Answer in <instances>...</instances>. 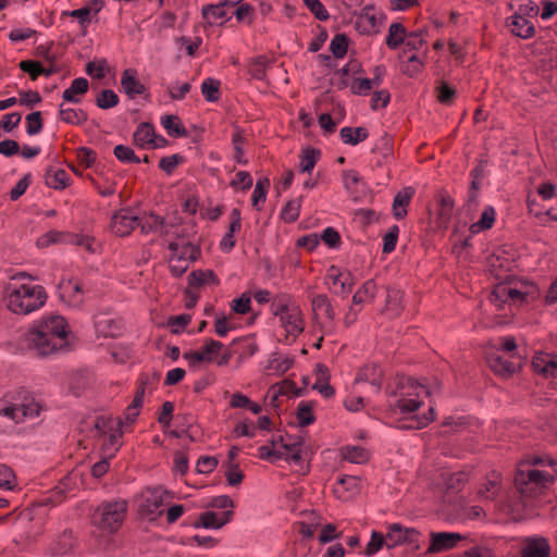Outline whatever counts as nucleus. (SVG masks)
I'll return each mask as SVG.
<instances>
[{
  "label": "nucleus",
  "instance_id": "f257e3e1",
  "mask_svg": "<svg viewBox=\"0 0 557 557\" xmlns=\"http://www.w3.org/2000/svg\"><path fill=\"white\" fill-rule=\"evenodd\" d=\"M7 308L14 314L27 315L41 309L48 298L44 286L34 283L26 272L14 274L5 285Z\"/></svg>",
  "mask_w": 557,
  "mask_h": 557
},
{
  "label": "nucleus",
  "instance_id": "f03ea898",
  "mask_svg": "<svg viewBox=\"0 0 557 557\" xmlns=\"http://www.w3.org/2000/svg\"><path fill=\"white\" fill-rule=\"evenodd\" d=\"M428 394L426 387L414 379L396 375L394 387L388 386V395L395 398V401H391L388 405L389 411L393 414L409 416L420 408L422 405L421 397Z\"/></svg>",
  "mask_w": 557,
  "mask_h": 557
},
{
  "label": "nucleus",
  "instance_id": "7ed1b4c3",
  "mask_svg": "<svg viewBox=\"0 0 557 557\" xmlns=\"http://www.w3.org/2000/svg\"><path fill=\"white\" fill-rule=\"evenodd\" d=\"M554 469L542 470L521 466L515 474V486L523 498V508L532 506V499L543 494L554 482Z\"/></svg>",
  "mask_w": 557,
  "mask_h": 557
},
{
  "label": "nucleus",
  "instance_id": "20e7f679",
  "mask_svg": "<svg viewBox=\"0 0 557 557\" xmlns=\"http://www.w3.org/2000/svg\"><path fill=\"white\" fill-rule=\"evenodd\" d=\"M272 312L280 319L286 332V339L294 342L305 330V319L300 307L289 297H282L272 302Z\"/></svg>",
  "mask_w": 557,
  "mask_h": 557
},
{
  "label": "nucleus",
  "instance_id": "39448f33",
  "mask_svg": "<svg viewBox=\"0 0 557 557\" xmlns=\"http://www.w3.org/2000/svg\"><path fill=\"white\" fill-rule=\"evenodd\" d=\"M127 511L125 500H115L102 504L94 515V522L101 530L110 533L117 531L122 525Z\"/></svg>",
  "mask_w": 557,
  "mask_h": 557
},
{
  "label": "nucleus",
  "instance_id": "423d86ee",
  "mask_svg": "<svg viewBox=\"0 0 557 557\" xmlns=\"http://www.w3.org/2000/svg\"><path fill=\"white\" fill-rule=\"evenodd\" d=\"M25 344L36 356L46 357L65 349L69 339L49 336L44 331L32 327L25 335Z\"/></svg>",
  "mask_w": 557,
  "mask_h": 557
},
{
  "label": "nucleus",
  "instance_id": "0eeeda50",
  "mask_svg": "<svg viewBox=\"0 0 557 557\" xmlns=\"http://www.w3.org/2000/svg\"><path fill=\"white\" fill-rule=\"evenodd\" d=\"M313 320L322 334H333L335 331V309L326 294L310 297Z\"/></svg>",
  "mask_w": 557,
  "mask_h": 557
},
{
  "label": "nucleus",
  "instance_id": "6e6552de",
  "mask_svg": "<svg viewBox=\"0 0 557 557\" xmlns=\"http://www.w3.org/2000/svg\"><path fill=\"white\" fill-rule=\"evenodd\" d=\"M41 406L32 396H25L21 403L5 405L0 408V416L13 420L15 423L24 422L39 416Z\"/></svg>",
  "mask_w": 557,
  "mask_h": 557
},
{
  "label": "nucleus",
  "instance_id": "1a4fd4ad",
  "mask_svg": "<svg viewBox=\"0 0 557 557\" xmlns=\"http://www.w3.org/2000/svg\"><path fill=\"white\" fill-rule=\"evenodd\" d=\"M386 546L394 548L400 545H411L414 549H420L421 532L416 528H407L400 523H392L387 527Z\"/></svg>",
  "mask_w": 557,
  "mask_h": 557
},
{
  "label": "nucleus",
  "instance_id": "9d476101",
  "mask_svg": "<svg viewBox=\"0 0 557 557\" xmlns=\"http://www.w3.org/2000/svg\"><path fill=\"white\" fill-rule=\"evenodd\" d=\"M169 498L168 491L161 487L147 488L143 493L139 511L149 520H154L163 512V506Z\"/></svg>",
  "mask_w": 557,
  "mask_h": 557
},
{
  "label": "nucleus",
  "instance_id": "9b49d317",
  "mask_svg": "<svg viewBox=\"0 0 557 557\" xmlns=\"http://www.w3.org/2000/svg\"><path fill=\"white\" fill-rule=\"evenodd\" d=\"M138 225L139 219L134 210L123 208L112 215L110 228L117 236H127Z\"/></svg>",
  "mask_w": 557,
  "mask_h": 557
},
{
  "label": "nucleus",
  "instance_id": "f8f14e48",
  "mask_svg": "<svg viewBox=\"0 0 557 557\" xmlns=\"http://www.w3.org/2000/svg\"><path fill=\"white\" fill-rule=\"evenodd\" d=\"M462 535L457 532H431L426 555L438 554L457 547Z\"/></svg>",
  "mask_w": 557,
  "mask_h": 557
},
{
  "label": "nucleus",
  "instance_id": "ddd939ff",
  "mask_svg": "<svg viewBox=\"0 0 557 557\" xmlns=\"http://www.w3.org/2000/svg\"><path fill=\"white\" fill-rule=\"evenodd\" d=\"M34 327L44 331L49 336L59 337L60 339H69V324L62 315L49 314L39 320Z\"/></svg>",
  "mask_w": 557,
  "mask_h": 557
},
{
  "label": "nucleus",
  "instance_id": "4468645a",
  "mask_svg": "<svg viewBox=\"0 0 557 557\" xmlns=\"http://www.w3.org/2000/svg\"><path fill=\"white\" fill-rule=\"evenodd\" d=\"M60 299L70 307L77 308L84 302V290L77 280L66 278L59 283Z\"/></svg>",
  "mask_w": 557,
  "mask_h": 557
},
{
  "label": "nucleus",
  "instance_id": "2eb2a0df",
  "mask_svg": "<svg viewBox=\"0 0 557 557\" xmlns=\"http://www.w3.org/2000/svg\"><path fill=\"white\" fill-rule=\"evenodd\" d=\"M170 257H176L180 259H187V261L194 262L200 255V249L186 240L185 235L176 234V238L169 243Z\"/></svg>",
  "mask_w": 557,
  "mask_h": 557
},
{
  "label": "nucleus",
  "instance_id": "dca6fc26",
  "mask_svg": "<svg viewBox=\"0 0 557 557\" xmlns=\"http://www.w3.org/2000/svg\"><path fill=\"white\" fill-rule=\"evenodd\" d=\"M550 545L543 536H530L523 541L521 557H549Z\"/></svg>",
  "mask_w": 557,
  "mask_h": 557
},
{
  "label": "nucleus",
  "instance_id": "f3484780",
  "mask_svg": "<svg viewBox=\"0 0 557 557\" xmlns=\"http://www.w3.org/2000/svg\"><path fill=\"white\" fill-rule=\"evenodd\" d=\"M233 510H226L221 513L214 511L202 512L198 520L194 523L196 528L202 527L205 529H221L228 523L233 518Z\"/></svg>",
  "mask_w": 557,
  "mask_h": 557
},
{
  "label": "nucleus",
  "instance_id": "a211bd4d",
  "mask_svg": "<svg viewBox=\"0 0 557 557\" xmlns=\"http://www.w3.org/2000/svg\"><path fill=\"white\" fill-rule=\"evenodd\" d=\"M506 25L512 35L523 39H529L535 34V27L531 20L515 13L507 18Z\"/></svg>",
  "mask_w": 557,
  "mask_h": 557
},
{
  "label": "nucleus",
  "instance_id": "6ab92c4d",
  "mask_svg": "<svg viewBox=\"0 0 557 557\" xmlns=\"http://www.w3.org/2000/svg\"><path fill=\"white\" fill-rule=\"evenodd\" d=\"M374 10L373 4L366 5L357 15L355 27L362 35H371L377 33V18L371 12Z\"/></svg>",
  "mask_w": 557,
  "mask_h": 557
},
{
  "label": "nucleus",
  "instance_id": "aec40b11",
  "mask_svg": "<svg viewBox=\"0 0 557 557\" xmlns=\"http://www.w3.org/2000/svg\"><path fill=\"white\" fill-rule=\"evenodd\" d=\"M532 367L535 372L546 377L557 375V356L540 352L533 357Z\"/></svg>",
  "mask_w": 557,
  "mask_h": 557
},
{
  "label": "nucleus",
  "instance_id": "412c9836",
  "mask_svg": "<svg viewBox=\"0 0 557 557\" xmlns=\"http://www.w3.org/2000/svg\"><path fill=\"white\" fill-rule=\"evenodd\" d=\"M230 226L227 233L223 236L220 243V247L223 251H231L235 247L234 234L242 227L240 210L234 208L230 213Z\"/></svg>",
  "mask_w": 557,
  "mask_h": 557
},
{
  "label": "nucleus",
  "instance_id": "4be33fe9",
  "mask_svg": "<svg viewBox=\"0 0 557 557\" xmlns=\"http://www.w3.org/2000/svg\"><path fill=\"white\" fill-rule=\"evenodd\" d=\"M121 86L123 91L129 98H135L137 95H143L146 91L145 85L138 81L136 71L133 69H126L123 71Z\"/></svg>",
  "mask_w": 557,
  "mask_h": 557
},
{
  "label": "nucleus",
  "instance_id": "5701e85b",
  "mask_svg": "<svg viewBox=\"0 0 557 557\" xmlns=\"http://www.w3.org/2000/svg\"><path fill=\"white\" fill-rule=\"evenodd\" d=\"M385 307L383 313L388 318L394 319L400 315L403 311V292L397 288H387Z\"/></svg>",
  "mask_w": 557,
  "mask_h": 557
},
{
  "label": "nucleus",
  "instance_id": "b1692460",
  "mask_svg": "<svg viewBox=\"0 0 557 557\" xmlns=\"http://www.w3.org/2000/svg\"><path fill=\"white\" fill-rule=\"evenodd\" d=\"M382 377L383 371L380 366L367 364L359 370L356 382H368L379 392L383 382Z\"/></svg>",
  "mask_w": 557,
  "mask_h": 557
},
{
  "label": "nucleus",
  "instance_id": "393cba45",
  "mask_svg": "<svg viewBox=\"0 0 557 557\" xmlns=\"http://www.w3.org/2000/svg\"><path fill=\"white\" fill-rule=\"evenodd\" d=\"M414 194L411 187H406L398 191L393 200L392 212L396 220H401L407 215V207Z\"/></svg>",
  "mask_w": 557,
  "mask_h": 557
},
{
  "label": "nucleus",
  "instance_id": "a878e982",
  "mask_svg": "<svg viewBox=\"0 0 557 557\" xmlns=\"http://www.w3.org/2000/svg\"><path fill=\"white\" fill-rule=\"evenodd\" d=\"M490 368L499 375L506 376L515 373L519 364L503 358L499 354L493 352L487 357Z\"/></svg>",
  "mask_w": 557,
  "mask_h": 557
},
{
  "label": "nucleus",
  "instance_id": "bb28decb",
  "mask_svg": "<svg viewBox=\"0 0 557 557\" xmlns=\"http://www.w3.org/2000/svg\"><path fill=\"white\" fill-rule=\"evenodd\" d=\"M154 136V127L149 123H140L133 134L135 145L141 149H150Z\"/></svg>",
  "mask_w": 557,
  "mask_h": 557
},
{
  "label": "nucleus",
  "instance_id": "cd10ccee",
  "mask_svg": "<svg viewBox=\"0 0 557 557\" xmlns=\"http://www.w3.org/2000/svg\"><path fill=\"white\" fill-rule=\"evenodd\" d=\"M228 7L230 5L225 1L219 4H208L202 8L201 13L209 24H213L219 21L222 23L223 21L230 20V14L227 12Z\"/></svg>",
  "mask_w": 557,
  "mask_h": 557
},
{
  "label": "nucleus",
  "instance_id": "c85d7f7f",
  "mask_svg": "<svg viewBox=\"0 0 557 557\" xmlns=\"http://www.w3.org/2000/svg\"><path fill=\"white\" fill-rule=\"evenodd\" d=\"M89 83L84 77H78L72 81L71 86L66 88L62 98L64 101L78 103L81 102V96L85 95L88 91Z\"/></svg>",
  "mask_w": 557,
  "mask_h": 557
},
{
  "label": "nucleus",
  "instance_id": "c756f323",
  "mask_svg": "<svg viewBox=\"0 0 557 557\" xmlns=\"http://www.w3.org/2000/svg\"><path fill=\"white\" fill-rule=\"evenodd\" d=\"M502 484V474L497 471L490 472L485 482L481 485L479 490V495L485 499H493L499 492Z\"/></svg>",
  "mask_w": 557,
  "mask_h": 557
},
{
  "label": "nucleus",
  "instance_id": "7c9ffc66",
  "mask_svg": "<svg viewBox=\"0 0 557 557\" xmlns=\"http://www.w3.org/2000/svg\"><path fill=\"white\" fill-rule=\"evenodd\" d=\"M74 547V536L71 531H64L50 545V553L54 556H65Z\"/></svg>",
  "mask_w": 557,
  "mask_h": 557
},
{
  "label": "nucleus",
  "instance_id": "2f4dec72",
  "mask_svg": "<svg viewBox=\"0 0 557 557\" xmlns=\"http://www.w3.org/2000/svg\"><path fill=\"white\" fill-rule=\"evenodd\" d=\"M327 280H330L333 285H339L341 290H335L336 294L346 295L352 289L354 282L350 277V273H342L338 268L332 265L326 275Z\"/></svg>",
  "mask_w": 557,
  "mask_h": 557
},
{
  "label": "nucleus",
  "instance_id": "473e14b6",
  "mask_svg": "<svg viewBox=\"0 0 557 557\" xmlns=\"http://www.w3.org/2000/svg\"><path fill=\"white\" fill-rule=\"evenodd\" d=\"M121 428L122 421L117 423V426H114L110 432L107 433L109 436L108 440L102 444V451L106 454V456H108V458H112L121 447L120 440L123 435Z\"/></svg>",
  "mask_w": 557,
  "mask_h": 557
},
{
  "label": "nucleus",
  "instance_id": "72a5a7b5",
  "mask_svg": "<svg viewBox=\"0 0 557 557\" xmlns=\"http://www.w3.org/2000/svg\"><path fill=\"white\" fill-rule=\"evenodd\" d=\"M341 139L344 144L356 146L369 137L368 129L364 127H343L339 132Z\"/></svg>",
  "mask_w": 557,
  "mask_h": 557
},
{
  "label": "nucleus",
  "instance_id": "f704fd0d",
  "mask_svg": "<svg viewBox=\"0 0 557 557\" xmlns=\"http://www.w3.org/2000/svg\"><path fill=\"white\" fill-rule=\"evenodd\" d=\"M161 125L171 137H185L187 131L177 115L169 114L161 117Z\"/></svg>",
  "mask_w": 557,
  "mask_h": 557
},
{
  "label": "nucleus",
  "instance_id": "c9c22d12",
  "mask_svg": "<svg viewBox=\"0 0 557 557\" xmlns=\"http://www.w3.org/2000/svg\"><path fill=\"white\" fill-rule=\"evenodd\" d=\"M60 119L73 125L84 124L88 120V114L83 109L64 108L60 104L59 108Z\"/></svg>",
  "mask_w": 557,
  "mask_h": 557
},
{
  "label": "nucleus",
  "instance_id": "e433bc0d",
  "mask_svg": "<svg viewBox=\"0 0 557 557\" xmlns=\"http://www.w3.org/2000/svg\"><path fill=\"white\" fill-rule=\"evenodd\" d=\"M406 38V28L400 23H392L388 27V34L386 36V46L395 50L404 44Z\"/></svg>",
  "mask_w": 557,
  "mask_h": 557
},
{
  "label": "nucleus",
  "instance_id": "4c0bfd02",
  "mask_svg": "<svg viewBox=\"0 0 557 557\" xmlns=\"http://www.w3.org/2000/svg\"><path fill=\"white\" fill-rule=\"evenodd\" d=\"M321 151L315 148L307 147L305 148L299 156V170L302 173H310L315 166L318 160L320 159Z\"/></svg>",
  "mask_w": 557,
  "mask_h": 557
},
{
  "label": "nucleus",
  "instance_id": "58836bf2",
  "mask_svg": "<svg viewBox=\"0 0 557 557\" xmlns=\"http://www.w3.org/2000/svg\"><path fill=\"white\" fill-rule=\"evenodd\" d=\"M376 294V284L373 280L366 281L362 286L352 296L354 305H361L374 300Z\"/></svg>",
  "mask_w": 557,
  "mask_h": 557
},
{
  "label": "nucleus",
  "instance_id": "ea45409f",
  "mask_svg": "<svg viewBox=\"0 0 557 557\" xmlns=\"http://www.w3.org/2000/svg\"><path fill=\"white\" fill-rule=\"evenodd\" d=\"M46 185L54 189H63L67 186L69 175L63 169H49L45 174Z\"/></svg>",
  "mask_w": 557,
  "mask_h": 557
},
{
  "label": "nucleus",
  "instance_id": "a19ab883",
  "mask_svg": "<svg viewBox=\"0 0 557 557\" xmlns=\"http://www.w3.org/2000/svg\"><path fill=\"white\" fill-rule=\"evenodd\" d=\"M510 298V284L500 283L495 286L491 293L490 300L496 306L497 309H503L505 304H509Z\"/></svg>",
  "mask_w": 557,
  "mask_h": 557
},
{
  "label": "nucleus",
  "instance_id": "79ce46f5",
  "mask_svg": "<svg viewBox=\"0 0 557 557\" xmlns=\"http://www.w3.org/2000/svg\"><path fill=\"white\" fill-rule=\"evenodd\" d=\"M495 221V210L493 207H486L481 218L478 222L471 224L470 232L472 234H478L482 231L488 230L493 226V223Z\"/></svg>",
  "mask_w": 557,
  "mask_h": 557
},
{
  "label": "nucleus",
  "instance_id": "37998d69",
  "mask_svg": "<svg viewBox=\"0 0 557 557\" xmlns=\"http://www.w3.org/2000/svg\"><path fill=\"white\" fill-rule=\"evenodd\" d=\"M188 283L190 286L197 287L209 283L218 284L219 280L214 272L211 270H197L188 275Z\"/></svg>",
  "mask_w": 557,
  "mask_h": 557
},
{
  "label": "nucleus",
  "instance_id": "c03bdc74",
  "mask_svg": "<svg viewBox=\"0 0 557 557\" xmlns=\"http://www.w3.org/2000/svg\"><path fill=\"white\" fill-rule=\"evenodd\" d=\"M301 198H295L285 203L281 211V218L286 223H293L299 218Z\"/></svg>",
  "mask_w": 557,
  "mask_h": 557
},
{
  "label": "nucleus",
  "instance_id": "a18cd8bd",
  "mask_svg": "<svg viewBox=\"0 0 557 557\" xmlns=\"http://www.w3.org/2000/svg\"><path fill=\"white\" fill-rule=\"evenodd\" d=\"M201 92L209 102H215L220 98V82L208 77L201 84Z\"/></svg>",
  "mask_w": 557,
  "mask_h": 557
},
{
  "label": "nucleus",
  "instance_id": "49530a36",
  "mask_svg": "<svg viewBox=\"0 0 557 557\" xmlns=\"http://www.w3.org/2000/svg\"><path fill=\"white\" fill-rule=\"evenodd\" d=\"M224 345L215 339L208 338L200 349L201 355L205 357V362H215L216 356L220 354Z\"/></svg>",
  "mask_w": 557,
  "mask_h": 557
},
{
  "label": "nucleus",
  "instance_id": "de8ad7c7",
  "mask_svg": "<svg viewBox=\"0 0 557 557\" xmlns=\"http://www.w3.org/2000/svg\"><path fill=\"white\" fill-rule=\"evenodd\" d=\"M244 133L238 126H236L232 134V144L235 150V161L239 164H247V160L244 157Z\"/></svg>",
  "mask_w": 557,
  "mask_h": 557
},
{
  "label": "nucleus",
  "instance_id": "09e8293b",
  "mask_svg": "<svg viewBox=\"0 0 557 557\" xmlns=\"http://www.w3.org/2000/svg\"><path fill=\"white\" fill-rule=\"evenodd\" d=\"M425 29H418L409 34L406 33L404 45L408 50H420L425 45Z\"/></svg>",
  "mask_w": 557,
  "mask_h": 557
},
{
  "label": "nucleus",
  "instance_id": "8fccbe9b",
  "mask_svg": "<svg viewBox=\"0 0 557 557\" xmlns=\"http://www.w3.org/2000/svg\"><path fill=\"white\" fill-rule=\"evenodd\" d=\"M293 366V359L288 357H283L278 354H273L269 359L267 369L273 370L277 373H285Z\"/></svg>",
  "mask_w": 557,
  "mask_h": 557
},
{
  "label": "nucleus",
  "instance_id": "3c124183",
  "mask_svg": "<svg viewBox=\"0 0 557 557\" xmlns=\"http://www.w3.org/2000/svg\"><path fill=\"white\" fill-rule=\"evenodd\" d=\"M297 419L300 426H308L315 421L312 405L309 401H300L297 408Z\"/></svg>",
  "mask_w": 557,
  "mask_h": 557
},
{
  "label": "nucleus",
  "instance_id": "603ef678",
  "mask_svg": "<svg viewBox=\"0 0 557 557\" xmlns=\"http://www.w3.org/2000/svg\"><path fill=\"white\" fill-rule=\"evenodd\" d=\"M348 37L345 34H336L330 44V50L337 59H342L347 53Z\"/></svg>",
  "mask_w": 557,
  "mask_h": 557
},
{
  "label": "nucleus",
  "instance_id": "864d4df0",
  "mask_svg": "<svg viewBox=\"0 0 557 557\" xmlns=\"http://www.w3.org/2000/svg\"><path fill=\"white\" fill-rule=\"evenodd\" d=\"M269 186H270V181L268 178L257 181L255 189L252 191V196H251L252 206L257 210H260L259 203L265 201L267 191H268Z\"/></svg>",
  "mask_w": 557,
  "mask_h": 557
},
{
  "label": "nucleus",
  "instance_id": "5fc2aeb1",
  "mask_svg": "<svg viewBox=\"0 0 557 557\" xmlns=\"http://www.w3.org/2000/svg\"><path fill=\"white\" fill-rule=\"evenodd\" d=\"M117 103L119 96L112 89L102 90L96 99L97 107L103 110L111 109L117 106Z\"/></svg>",
  "mask_w": 557,
  "mask_h": 557
},
{
  "label": "nucleus",
  "instance_id": "6e6d98bb",
  "mask_svg": "<svg viewBox=\"0 0 557 557\" xmlns=\"http://www.w3.org/2000/svg\"><path fill=\"white\" fill-rule=\"evenodd\" d=\"M344 458L351 463H364L369 459V453L367 449L358 446L346 447Z\"/></svg>",
  "mask_w": 557,
  "mask_h": 557
},
{
  "label": "nucleus",
  "instance_id": "4d7b16f0",
  "mask_svg": "<svg viewBox=\"0 0 557 557\" xmlns=\"http://www.w3.org/2000/svg\"><path fill=\"white\" fill-rule=\"evenodd\" d=\"M143 233L149 232H162L165 226V221L163 218L151 213L144 222H139V225Z\"/></svg>",
  "mask_w": 557,
  "mask_h": 557
},
{
  "label": "nucleus",
  "instance_id": "13d9d810",
  "mask_svg": "<svg viewBox=\"0 0 557 557\" xmlns=\"http://www.w3.org/2000/svg\"><path fill=\"white\" fill-rule=\"evenodd\" d=\"M518 10L515 12V14H518L520 16L527 17V18H534L540 13V7L537 3L533 0H518Z\"/></svg>",
  "mask_w": 557,
  "mask_h": 557
},
{
  "label": "nucleus",
  "instance_id": "bf43d9fd",
  "mask_svg": "<svg viewBox=\"0 0 557 557\" xmlns=\"http://www.w3.org/2000/svg\"><path fill=\"white\" fill-rule=\"evenodd\" d=\"M114 157L123 163H139L141 160L135 154L134 150L124 145H117L113 149Z\"/></svg>",
  "mask_w": 557,
  "mask_h": 557
},
{
  "label": "nucleus",
  "instance_id": "052dcab7",
  "mask_svg": "<svg viewBox=\"0 0 557 557\" xmlns=\"http://www.w3.org/2000/svg\"><path fill=\"white\" fill-rule=\"evenodd\" d=\"M268 60L265 57H257L252 59L248 64L249 74L256 79H263Z\"/></svg>",
  "mask_w": 557,
  "mask_h": 557
},
{
  "label": "nucleus",
  "instance_id": "680f3d73",
  "mask_svg": "<svg viewBox=\"0 0 557 557\" xmlns=\"http://www.w3.org/2000/svg\"><path fill=\"white\" fill-rule=\"evenodd\" d=\"M44 127V122L41 117V112L36 111L32 112L26 116V133L29 136L37 135L41 132Z\"/></svg>",
  "mask_w": 557,
  "mask_h": 557
},
{
  "label": "nucleus",
  "instance_id": "e2e57ef3",
  "mask_svg": "<svg viewBox=\"0 0 557 557\" xmlns=\"http://www.w3.org/2000/svg\"><path fill=\"white\" fill-rule=\"evenodd\" d=\"M344 187L350 194L358 193V185L361 183V177L355 170H347L343 172Z\"/></svg>",
  "mask_w": 557,
  "mask_h": 557
},
{
  "label": "nucleus",
  "instance_id": "0e129e2a",
  "mask_svg": "<svg viewBox=\"0 0 557 557\" xmlns=\"http://www.w3.org/2000/svg\"><path fill=\"white\" fill-rule=\"evenodd\" d=\"M305 5L319 21H326L330 14L320 0H304Z\"/></svg>",
  "mask_w": 557,
  "mask_h": 557
},
{
  "label": "nucleus",
  "instance_id": "69168bd1",
  "mask_svg": "<svg viewBox=\"0 0 557 557\" xmlns=\"http://www.w3.org/2000/svg\"><path fill=\"white\" fill-rule=\"evenodd\" d=\"M120 419H113L111 417L100 416L95 420V429L99 435H107L114 426H117Z\"/></svg>",
  "mask_w": 557,
  "mask_h": 557
},
{
  "label": "nucleus",
  "instance_id": "338daca9",
  "mask_svg": "<svg viewBox=\"0 0 557 557\" xmlns=\"http://www.w3.org/2000/svg\"><path fill=\"white\" fill-rule=\"evenodd\" d=\"M193 262L187 261V259H180L176 257L169 256V268L173 276L180 277L182 276L189 268Z\"/></svg>",
  "mask_w": 557,
  "mask_h": 557
},
{
  "label": "nucleus",
  "instance_id": "774afa93",
  "mask_svg": "<svg viewBox=\"0 0 557 557\" xmlns=\"http://www.w3.org/2000/svg\"><path fill=\"white\" fill-rule=\"evenodd\" d=\"M373 84L370 78H354L350 85V90L354 95L367 96L372 89Z\"/></svg>",
  "mask_w": 557,
  "mask_h": 557
}]
</instances>
